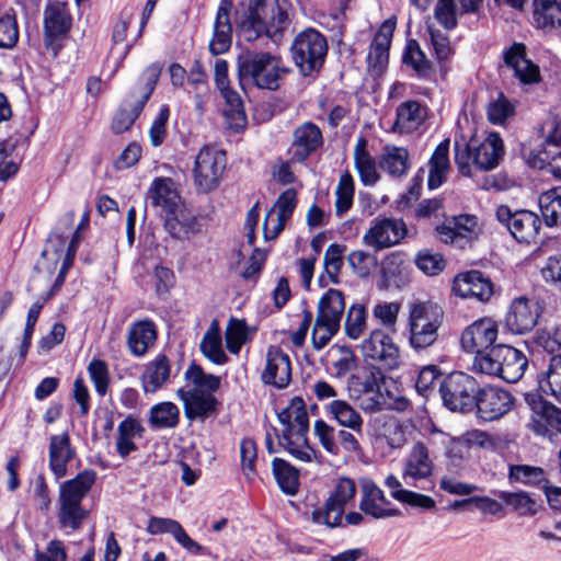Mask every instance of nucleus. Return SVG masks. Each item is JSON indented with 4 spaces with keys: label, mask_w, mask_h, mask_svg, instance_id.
<instances>
[{
    "label": "nucleus",
    "mask_w": 561,
    "mask_h": 561,
    "mask_svg": "<svg viewBox=\"0 0 561 561\" xmlns=\"http://www.w3.org/2000/svg\"><path fill=\"white\" fill-rule=\"evenodd\" d=\"M288 0H253L240 22V33L248 42L266 35L278 41L283 31L289 26Z\"/></svg>",
    "instance_id": "nucleus-1"
},
{
    "label": "nucleus",
    "mask_w": 561,
    "mask_h": 561,
    "mask_svg": "<svg viewBox=\"0 0 561 561\" xmlns=\"http://www.w3.org/2000/svg\"><path fill=\"white\" fill-rule=\"evenodd\" d=\"M96 480V472L85 469L75 478L62 482L59 486L58 523L61 528L78 530L89 516V511L82 505L83 499L92 489Z\"/></svg>",
    "instance_id": "nucleus-2"
},
{
    "label": "nucleus",
    "mask_w": 561,
    "mask_h": 561,
    "mask_svg": "<svg viewBox=\"0 0 561 561\" xmlns=\"http://www.w3.org/2000/svg\"><path fill=\"white\" fill-rule=\"evenodd\" d=\"M287 70L280 58L267 51H247L238 58V77L241 87L277 90Z\"/></svg>",
    "instance_id": "nucleus-3"
},
{
    "label": "nucleus",
    "mask_w": 561,
    "mask_h": 561,
    "mask_svg": "<svg viewBox=\"0 0 561 561\" xmlns=\"http://www.w3.org/2000/svg\"><path fill=\"white\" fill-rule=\"evenodd\" d=\"M503 154L504 145L497 133H490L482 141L472 139L455 146V163L465 176L471 175L472 167L483 171L495 169Z\"/></svg>",
    "instance_id": "nucleus-4"
},
{
    "label": "nucleus",
    "mask_w": 561,
    "mask_h": 561,
    "mask_svg": "<svg viewBox=\"0 0 561 561\" xmlns=\"http://www.w3.org/2000/svg\"><path fill=\"white\" fill-rule=\"evenodd\" d=\"M528 365L525 354L506 344H496L483 355L473 358V369L495 376L506 382L518 381Z\"/></svg>",
    "instance_id": "nucleus-5"
},
{
    "label": "nucleus",
    "mask_w": 561,
    "mask_h": 561,
    "mask_svg": "<svg viewBox=\"0 0 561 561\" xmlns=\"http://www.w3.org/2000/svg\"><path fill=\"white\" fill-rule=\"evenodd\" d=\"M443 316L442 308L431 301L412 306L409 316V345L414 351L430 348L437 342Z\"/></svg>",
    "instance_id": "nucleus-6"
},
{
    "label": "nucleus",
    "mask_w": 561,
    "mask_h": 561,
    "mask_svg": "<svg viewBox=\"0 0 561 561\" xmlns=\"http://www.w3.org/2000/svg\"><path fill=\"white\" fill-rule=\"evenodd\" d=\"M344 310L345 300L342 291L331 288L321 296L311 332V341L316 350L325 347L339 332Z\"/></svg>",
    "instance_id": "nucleus-7"
},
{
    "label": "nucleus",
    "mask_w": 561,
    "mask_h": 561,
    "mask_svg": "<svg viewBox=\"0 0 561 561\" xmlns=\"http://www.w3.org/2000/svg\"><path fill=\"white\" fill-rule=\"evenodd\" d=\"M290 51L301 75L309 76L322 68L328 53V43L320 32L308 28L296 35Z\"/></svg>",
    "instance_id": "nucleus-8"
},
{
    "label": "nucleus",
    "mask_w": 561,
    "mask_h": 561,
    "mask_svg": "<svg viewBox=\"0 0 561 561\" xmlns=\"http://www.w3.org/2000/svg\"><path fill=\"white\" fill-rule=\"evenodd\" d=\"M227 164L226 152L211 146L199 150L193 169L194 183L198 192L209 193L216 190L221 181Z\"/></svg>",
    "instance_id": "nucleus-9"
},
{
    "label": "nucleus",
    "mask_w": 561,
    "mask_h": 561,
    "mask_svg": "<svg viewBox=\"0 0 561 561\" xmlns=\"http://www.w3.org/2000/svg\"><path fill=\"white\" fill-rule=\"evenodd\" d=\"M438 391L445 407L450 411L471 408L478 392L474 378L461 371H454L443 378Z\"/></svg>",
    "instance_id": "nucleus-10"
},
{
    "label": "nucleus",
    "mask_w": 561,
    "mask_h": 561,
    "mask_svg": "<svg viewBox=\"0 0 561 561\" xmlns=\"http://www.w3.org/2000/svg\"><path fill=\"white\" fill-rule=\"evenodd\" d=\"M355 482L348 478H341L327 499L323 507L312 512V522L319 525H325L330 528L341 526L344 508L346 504L355 497Z\"/></svg>",
    "instance_id": "nucleus-11"
},
{
    "label": "nucleus",
    "mask_w": 561,
    "mask_h": 561,
    "mask_svg": "<svg viewBox=\"0 0 561 561\" xmlns=\"http://www.w3.org/2000/svg\"><path fill=\"white\" fill-rule=\"evenodd\" d=\"M495 216L518 242L530 243L540 230L539 217L527 209L512 211L508 206L501 205L496 208Z\"/></svg>",
    "instance_id": "nucleus-12"
},
{
    "label": "nucleus",
    "mask_w": 561,
    "mask_h": 561,
    "mask_svg": "<svg viewBox=\"0 0 561 561\" xmlns=\"http://www.w3.org/2000/svg\"><path fill=\"white\" fill-rule=\"evenodd\" d=\"M542 311V305L538 300L518 297L510 305L505 325L513 334H526L537 325Z\"/></svg>",
    "instance_id": "nucleus-13"
},
{
    "label": "nucleus",
    "mask_w": 561,
    "mask_h": 561,
    "mask_svg": "<svg viewBox=\"0 0 561 561\" xmlns=\"http://www.w3.org/2000/svg\"><path fill=\"white\" fill-rule=\"evenodd\" d=\"M497 334L496 322L491 318H483L474 321L462 332L460 344L463 351L478 357L496 345L494 343Z\"/></svg>",
    "instance_id": "nucleus-14"
},
{
    "label": "nucleus",
    "mask_w": 561,
    "mask_h": 561,
    "mask_svg": "<svg viewBox=\"0 0 561 561\" xmlns=\"http://www.w3.org/2000/svg\"><path fill=\"white\" fill-rule=\"evenodd\" d=\"M474 404L479 417L491 422L501 419L512 410L514 397L507 390L484 387L478 390Z\"/></svg>",
    "instance_id": "nucleus-15"
},
{
    "label": "nucleus",
    "mask_w": 561,
    "mask_h": 561,
    "mask_svg": "<svg viewBox=\"0 0 561 561\" xmlns=\"http://www.w3.org/2000/svg\"><path fill=\"white\" fill-rule=\"evenodd\" d=\"M477 218L471 215L447 217L435 227L439 241L463 249L477 236Z\"/></svg>",
    "instance_id": "nucleus-16"
},
{
    "label": "nucleus",
    "mask_w": 561,
    "mask_h": 561,
    "mask_svg": "<svg viewBox=\"0 0 561 561\" xmlns=\"http://www.w3.org/2000/svg\"><path fill=\"white\" fill-rule=\"evenodd\" d=\"M405 233L407 227L403 220L394 218L377 219L364 233L363 243L380 251L399 243Z\"/></svg>",
    "instance_id": "nucleus-17"
},
{
    "label": "nucleus",
    "mask_w": 561,
    "mask_h": 561,
    "mask_svg": "<svg viewBox=\"0 0 561 561\" xmlns=\"http://www.w3.org/2000/svg\"><path fill=\"white\" fill-rule=\"evenodd\" d=\"M360 350L365 358L380 363L386 368L393 369L399 365V347L381 330L373 331L363 341Z\"/></svg>",
    "instance_id": "nucleus-18"
},
{
    "label": "nucleus",
    "mask_w": 561,
    "mask_h": 561,
    "mask_svg": "<svg viewBox=\"0 0 561 561\" xmlns=\"http://www.w3.org/2000/svg\"><path fill=\"white\" fill-rule=\"evenodd\" d=\"M523 156L528 164L539 169L551 160H558L557 168L561 172V103L556 107L553 128L541 145V149L534 153L533 150L524 148Z\"/></svg>",
    "instance_id": "nucleus-19"
},
{
    "label": "nucleus",
    "mask_w": 561,
    "mask_h": 561,
    "mask_svg": "<svg viewBox=\"0 0 561 561\" xmlns=\"http://www.w3.org/2000/svg\"><path fill=\"white\" fill-rule=\"evenodd\" d=\"M359 508L376 519L396 517L401 514L400 510L391 505L383 491L370 479L362 481Z\"/></svg>",
    "instance_id": "nucleus-20"
},
{
    "label": "nucleus",
    "mask_w": 561,
    "mask_h": 561,
    "mask_svg": "<svg viewBox=\"0 0 561 561\" xmlns=\"http://www.w3.org/2000/svg\"><path fill=\"white\" fill-rule=\"evenodd\" d=\"M176 396L183 402L184 414L190 421H204L217 413L219 401L213 393L202 389L185 390L181 388L176 391Z\"/></svg>",
    "instance_id": "nucleus-21"
},
{
    "label": "nucleus",
    "mask_w": 561,
    "mask_h": 561,
    "mask_svg": "<svg viewBox=\"0 0 561 561\" xmlns=\"http://www.w3.org/2000/svg\"><path fill=\"white\" fill-rule=\"evenodd\" d=\"M264 385L278 389L286 388L291 380V363L289 356L277 346H270L265 357V368L261 374Z\"/></svg>",
    "instance_id": "nucleus-22"
},
{
    "label": "nucleus",
    "mask_w": 561,
    "mask_h": 561,
    "mask_svg": "<svg viewBox=\"0 0 561 561\" xmlns=\"http://www.w3.org/2000/svg\"><path fill=\"white\" fill-rule=\"evenodd\" d=\"M434 470V462L430 457L428 448L422 442L411 447L404 461L402 479L407 485L416 486L417 481L428 479Z\"/></svg>",
    "instance_id": "nucleus-23"
},
{
    "label": "nucleus",
    "mask_w": 561,
    "mask_h": 561,
    "mask_svg": "<svg viewBox=\"0 0 561 561\" xmlns=\"http://www.w3.org/2000/svg\"><path fill=\"white\" fill-rule=\"evenodd\" d=\"M529 428L541 436L561 433V409L545 400L533 403Z\"/></svg>",
    "instance_id": "nucleus-24"
},
{
    "label": "nucleus",
    "mask_w": 561,
    "mask_h": 561,
    "mask_svg": "<svg viewBox=\"0 0 561 561\" xmlns=\"http://www.w3.org/2000/svg\"><path fill=\"white\" fill-rule=\"evenodd\" d=\"M147 531L150 535L170 534L180 546L191 553H208L207 549L192 539L175 519L152 516L148 520Z\"/></svg>",
    "instance_id": "nucleus-25"
},
{
    "label": "nucleus",
    "mask_w": 561,
    "mask_h": 561,
    "mask_svg": "<svg viewBox=\"0 0 561 561\" xmlns=\"http://www.w3.org/2000/svg\"><path fill=\"white\" fill-rule=\"evenodd\" d=\"M427 118V107L416 100H408L396 108V121L392 131L400 135H410L419 131Z\"/></svg>",
    "instance_id": "nucleus-26"
},
{
    "label": "nucleus",
    "mask_w": 561,
    "mask_h": 561,
    "mask_svg": "<svg viewBox=\"0 0 561 561\" xmlns=\"http://www.w3.org/2000/svg\"><path fill=\"white\" fill-rule=\"evenodd\" d=\"M453 291L461 298L486 301L493 294V284L481 272L471 271L455 277Z\"/></svg>",
    "instance_id": "nucleus-27"
},
{
    "label": "nucleus",
    "mask_w": 561,
    "mask_h": 561,
    "mask_svg": "<svg viewBox=\"0 0 561 561\" xmlns=\"http://www.w3.org/2000/svg\"><path fill=\"white\" fill-rule=\"evenodd\" d=\"M232 2L221 0L214 22L213 36L209 42V51L213 55H221L229 50L232 42V25L230 10Z\"/></svg>",
    "instance_id": "nucleus-28"
},
{
    "label": "nucleus",
    "mask_w": 561,
    "mask_h": 561,
    "mask_svg": "<svg viewBox=\"0 0 561 561\" xmlns=\"http://www.w3.org/2000/svg\"><path fill=\"white\" fill-rule=\"evenodd\" d=\"M504 61L513 68L515 76L524 84L536 83L540 80L539 67L526 58V47L514 43L504 54Z\"/></svg>",
    "instance_id": "nucleus-29"
},
{
    "label": "nucleus",
    "mask_w": 561,
    "mask_h": 561,
    "mask_svg": "<svg viewBox=\"0 0 561 561\" xmlns=\"http://www.w3.org/2000/svg\"><path fill=\"white\" fill-rule=\"evenodd\" d=\"M294 157L298 161H304L323 144V137L320 128L306 122L299 125L293 134Z\"/></svg>",
    "instance_id": "nucleus-30"
},
{
    "label": "nucleus",
    "mask_w": 561,
    "mask_h": 561,
    "mask_svg": "<svg viewBox=\"0 0 561 561\" xmlns=\"http://www.w3.org/2000/svg\"><path fill=\"white\" fill-rule=\"evenodd\" d=\"M72 19L65 2L48 4L44 12L45 36L49 41L65 35L71 27Z\"/></svg>",
    "instance_id": "nucleus-31"
},
{
    "label": "nucleus",
    "mask_w": 561,
    "mask_h": 561,
    "mask_svg": "<svg viewBox=\"0 0 561 561\" xmlns=\"http://www.w3.org/2000/svg\"><path fill=\"white\" fill-rule=\"evenodd\" d=\"M368 142L364 137H358L354 147V165L359 180L365 186H373L380 180L375 158L367 149Z\"/></svg>",
    "instance_id": "nucleus-32"
},
{
    "label": "nucleus",
    "mask_w": 561,
    "mask_h": 561,
    "mask_svg": "<svg viewBox=\"0 0 561 561\" xmlns=\"http://www.w3.org/2000/svg\"><path fill=\"white\" fill-rule=\"evenodd\" d=\"M75 450L70 446L67 433L54 435L49 442V468L57 479L67 473V463L73 458Z\"/></svg>",
    "instance_id": "nucleus-33"
},
{
    "label": "nucleus",
    "mask_w": 561,
    "mask_h": 561,
    "mask_svg": "<svg viewBox=\"0 0 561 561\" xmlns=\"http://www.w3.org/2000/svg\"><path fill=\"white\" fill-rule=\"evenodd\" d=\"M157 340V329L151 320H140L131 324L127 344L135 356H144Z\"/></svg>",
    "instance_id": "nucleus-34"
},
{
    "label": "nucleus",
    "mask_w": 561,
    "mask_h": 561,
    "mask_svg": "<svg viewBox=\"0 0 561 561\" xmlns=\"http://www.w3.org/2000/svg\"><path fill=\"white\" fill-rule=\"evenodd\" d=\"M308 432H295L283 430L276 434L279 445L295 459L304 462H311L316 458V450L308 444Z\"/></svg>",
    "instance_id": "nucleus-35"
},
{
    "label": "nucleus",
    "mask_w": 561,
    "mask_h": 561,
    "mask_svg": "<svg viewBox=\"0 0 561 561\" xmlns=\"http://www.w3.org/2000/svg\"><path fill=\"white\" fill-rule=\"evenodd\" d=\"M171 374L170 360L165 355H159L150 360L141 376V386L146 393H154L169 380Z\"/></svg>",
    "instance_id": "nucleus-36"
},
{
    "label": "nucleus",
    "mask_w": 561,
    "mask_h": 561,
    "mask_svg": "<svg viewBox=\"0 0 561 561\" xmlns=\"http://www.w3.org/2000/svg\"><path fill=\"white\" fill-rule=\"evenodd\" d=\"M535 26L543 32L561 28V0H534Z\"/></svg>",
    "instance_id": "nucleus-37"
},
{
    "label": "nucleus",
    "mask_w": 561,
    "mask_h": 561,
    "mask_svg": "<svg viewBox=\"0 0 561 561\" xmlns=\"http://www.w3.org/2000/svg\"><path fill=\"white\" fill-rule=\"evenodd\" d=\"M449 170V140L442 141L432 153L428 161L427 186L438 188L446 180Z\"/></svg>",
    "instance_id": "nucleus-38"
},
{
    "label": "nucleus",
    "mask_w": 561,
    "mask_h": 561,
    "mask_svg": "<svg viewBox=\"0 0 561 561\" xmlns=\"http://www.w3.org/2000/svg\"><path fill=\"white\" fill-rule=\"evenodd\" d=\"M379 165L392 176H403L410 169V154L407 148L386 145L379 157Z\"/></svg>",
    "instance_id": "nucleus-39"
},
{
    "label": "nucleus",
    "mask_w": 561,
    "mask_h": 561,
    "mask_svg": "<svg viewBox=\"0 0 561 561\" xmlns=\"http://www.w3.org/2000/svg\"><path fill=\"white\" fill-rule=\"evenodd\" d=\"M325 411L341 426L362 434V415L347 401L334 399L325 407Z\"/></svg>",
    "instance_id": "nucleus-40"
},
{
    "label": "nucleus",
    "mask_w": 561,
    "mask_h": 561,
    "mask_svg": "<svg viewBox=\"0 0 561 561\" xmlns=\"http://www.w3.org/2000/svg\"><path fill=\"white\" fill-rule=\"evenodd\" d=\"M148 196L153 206L161 207L165 214L174 213L179 208L180 196L172 188L170 179L160 178L153 181Z\"/></svg>",
    "instance_id": "nucleus-41"
},
{
    "label": "nucleus",
    "mask_w": 561,
    "mask_h": 561,
    "mask_svg": "<svg viewBox=\"0 0 561 561\" xmlns=\"http://www.w3.org/2000/svg\"><path fill=\"white\" fill-rule=\"evenodd\" d=\"M278 420L284 425V430L309 431V417L305 402L300 397L290 400L289 404L278 413Z\"/></svg>",
    "instance_id": "nucleus-42"
},
{
    "label": "nucleus",
    "mask_w": 561,
    "mask_h": 561,
    "mask_svg": "<svg viewBox=\"0 0 561 561\" xmlns=\"http://www.w3.org/2000/svg\"><path fill=\"white\" fill-rule=\"evenodd\" d=\"M272 472L279 489L287 495L294 496L299 492V470L282 458L272 460Z\"/></svg>",
    "instance_id": "nucleus-43"
},
{
    "label": "nucleus",
    "mask_w": 561,
    "mask_h": 561,
    "mask_svg": "<svg viewBox=\"0 0 561 561\" xmlns=\"http://www.w3.org/2000/svg\"><path fill=\"white\" fill-rule=\"evenodd\" d=\"M164 226L170 236L179 240L198 231V224L194 216L180 208H176L174 213L167 214Z\"/></svg>",
    "instance_id": "nucleus-44"
},
{
    "label": "nucleus",
    "mask_w": 561,
    "mask_h": 561,
    "mask_svg": "<svg viewBox=\"0 0 561 561\" xmlns=\"http://www.w3.org/2000/svg\"><path fill=\"white\" fill-rule=\"evenodd\" d=\"M180 422V409L170 401L157 403L150 408L149 424L152 428H174Z\"/></svg>",
    "instance_id": "nucleus-45"
},
{
    "label": "nucleus",
    "mask_w": 561,
    "mask_h": 561,
    "mask_svg": "<svg viewBox=\"0 0 561 561\" xmlns=\"http://www.w3.org/2000/svg\"><path fill=\"white\" fill-rule=\"evenodd\" d=\"M203 355L216 365L227 363L228 357L222 350L221 336L217 321H214L205 332L201 342Z\"/></svg>",
    "instance_id": "nucleus-46"
},
{
    "label": "nucleus",
    "mask_w": 561,
    "mask_h": 561,
    "mask_svg": "<svg viewBox=\"0 0 561 561\" xmlns=\"http://www.w3.org/2000/svg\"><path fill=\"white\" fill-rule=\"evenodd\" d=\"M538 203L545 224L548 227L560 226L561 186L541 193Z\"/></svg>",
    "instance_id": "nucleus-47"
},
{
    "label": "nucleus",
    "mask_w": 561,
    "mask_h": 561,
    "mask_svg": "<svg viewBox=\"0 0 561 561\" xmlns=\"http://www.w3.org/2000/svg\"><path fill=\"white\" fill-rule=\"evenodd\" d=\"M402 60L422 79H428L433 75L431 61L415 39L408 41Z\"/></svg>",
    "instance_id": "nucleus-48"
},
{
    "label": "nucleus",
    "mask_w": 561,
    "mask_h": 561,
    "mask_svg": "<svg viewBox=\"0 0 561 561\" xmlns=\"http://www.w3.org/2000/svg\"><path fill=\"white\" fill-rule=\"evenodd\" d=\"M539 387L542 392L561 402V355L550 358L548 368L539 379Z\"/></svg>",
    "instance_id": "nucleus-49"
},
{
    "label": "nucleus",
    "mask_w": 561,
    "mask_h": 561,
    "mask_svg": "<svg viewBox=\"0 0 561 561\" xmlns=\"http://www.w3.org/2000/svg\"><path fill=\"white\" fill-rule=\"evenodd\" d=\"M220 92L227 104L225 115L229 121L230 127L234 130L243 128L247 123V117L240 95L231 90L230 87L220 89Z\"/></svg>",
    "instance_id": "nucleus-50"
},
{
    "label": "nucleus",
    "mask_w": 561,
    "mask_h": 561,
    "mask_svg": "<svg viewBox=\"0 0 561 561\" xmlns=\"http://www.w3.org/2000/svg\"><path fill=\"white\" fill-rule=\"evenodd\" d=\"M515 104L502 92L486 106V118L492 125L505 126L515 116Z\"/></svg>",
    "instance_id": "nucleus-51"
},
{
    "label": "nucleus",
    "mask_w": 561,
    "mask_h": 561,
    "mask_svg": "<svg viewBox=\"0 0 561 561\" xmlns=\"http://www.w3.org/2000/svg\"><path fill=\"white\" fill-rule=\"evenodd\" d=\"M355 183L352 174L345 171L339 180L335 188V214L342 217L350 210L354 201Z\"/></svg>",
    "instance_id": "nucleus-52"
},
{
    "label": "nucleus",
    "mask_w": 561,
    "mask_h": 561,
    "mask_svg": "<svg viewBox=\"0 0 561 561\" xmlns=\"http://www.w3.org/2000/svg\"><path fill=\"white\" fill-rule=\"evenodd\" d=\"M508 479L511 482H518L530 486L547 482V476L542 468L528 465L510 466Z\"/></svg>",
    "instance_id": "nucleus-53"
},
{
    "label": "nucleus",
    "mask_w": 561,
    "mask_h": 561,
    "mask_svg": "<svg viewBox=\"0 0 561 561\" xmlns=\"http://www.w3.org/2000/svg\"><path fill=\"white\" fill-rule=\"evenodd\" d=\"M134 101H129L126 103L127 107H122L117 111L115 114L113 121H112V130L115 134H122L126 130H128L136 118L140 115L145 103L144 101L138 100L137 98H133Z\"/></svg>",
    "instance_id": "nucleus-54"
},
{
    "label": "nucleus",
    "mask_w": 561,
    "mask_h": 561,
    "mask_svg": "<svg viewBox=\"0 0 561 561\" xmlns=\"http://www.w3.org/2000/svg\"><path fill=\"white\" fill-rule=\"evenodd\" d=\"M345 245L332 243L325 250L323 256L324 273L332 284H339L340 272L343 267V254Z\"/></svg>",
    "instance_id": "nucleus-55"
},
{
    "label": "nucleus",
    "mask_w": 561,
    "mask_h": 561,
    "mask_svg": "<svg viewBox=\"0 0 561 561\" xmlns=\"http://www.w3.org/2000/svg\"><path fill=\"white\" fill-rule=\"evenodd\" d=\"M19 41V27L15 12L10 9L0 15V48L10 49Z\"/></svg>",
    "instance_id": "nucleus-56"
},
{
    "label": "nucleus",
    "mask_w": 561,
    "mask_h": 561,
    "mask_svg": "<svg viewBox=\"0 0 561 561\" xmlns=\"http://www.w3.org/2000/svg\"><path fill=\"white\" fill-rule=\"evenodd\" d=\"M185 379L195 386V389H202L206 392H214L220 387V378L205 374L201 366L192 363L186 369Z\"/></svg>",
    "instance_id": "nucleus-57"
},
{
    "label": "nucleus",
    "mask_w": 561,
    "mask_h": 561,
    "mask_svg": "<svg viewBox=\"0 0 561 561\" xmlns=\"http://www.w3.org/2000/svg\"><path fill=\"white\" fill-rule=\"evenodd\" d=\"M352 271L360 278H367L377 267V257L363 250H354L347 255Z\"/></svg>",
    "instance_id": "nucleus-58"
},
{
    "label": "nucleus",
    "mask_w": 561,
    "mask_h": 561,
    "mask_svg": "<svg viewBox=\"0 0 561 561\" xmlns=\"http://www.w3.org/2000/svg\"><path fill=\"white\" fill-rule=\"evenodd\" d=\"M499 497L520 516L534 515L537 511L536 502L526 492L501 491Z\"/></svg>",
    "instance_id": "nucleus-59"
},
{
    "label": "nucleus",
    "mask_w": 561,
    "mask_h": 561,
    "mask_svg": "<svg viewBox=\"0 0 561 561\" xmlns=\"http://www.w3.org/2000/svg\"><path fill=\"white\" fill-rule=\"evenodd\" d=\"M346 335L357 340L366 330V309L363 305H352L346 314L344 324Z\"/></svg>",
    "instance_id": "nucleus-60"
},
{
    "label": "nucleus",
    "mask_w": 561,
    "mask_h": 561,
    "mask_svg": "<svg viewBox=\"0 0 561 561\" xmlns=\"http://www.w3.org/2000/svg\"><path fill=\"white\" fill-rule=\"evenodd\" d=\"M160 73L161 66L159 64L148 66L141 75V83L133 91L130 98H137L146 104L156 87Z\"/></svg>",
    "instance_id": "nucleus-61"
},
{
    "label": "nucleus",
    "mask_w": 561,
    "mask_h": 561,
    "mask_svg": "<svg viewBox=\"0 0 561 561\" xmlns=\"http://www.w3.org/2000/svg\"><path fill=\"white\" fill-rule=\"evenodd\" d=\"M380 434L392 449L402 448L408 442L403 425L393 417L383 420Z\"/></svg>",
    "instance_id": "nucleus-62"
},
{
    "label": "nucleus",
    "mask_w": 561,
    "mask_h": 561,
    "mask_svg": "<svg viewBox=\"0 0 561 561\" xmlns=\"http://www.w3.org/2000/svg\"><path fill=\"white\" fill-rule=\"evenodd\" d=\"M247 325L243 320L231 319L226 328L225 340L227 350L238 354L245 342Z\"/></svg>",
    "instance_id": "nucleus-63"
},
{
    "label": "nucleus",
    "mask_w": 561,
    "mask_h": 561,
    "mask_svg": "<svg viewBox=\"0 0 561 561\" xmlns=\"http://www.w3.org/2000/svg\"><path fill=\"white\" fill-rule=\"evenodd\" d=\"M314 435L318 437L321 446L331 455H339V444L336 443V431L323 420H317L313 426Z\"/></svg>",
    "instance_id": "nucleus-64"
}]
</instances>
